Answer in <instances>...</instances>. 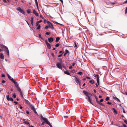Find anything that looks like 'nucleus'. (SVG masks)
<instances>
[{
  "instance_id": "60",
  "label": "nucleus",
  "mask_w": 127,
  "mask_h": 127,
  "mask_svg": "<svg viewBox=\"0 0 127 127\" xmlns=\"http://www.w3.org/2000/svg\"><path fill=\"white\" fill-rule=\"evenodd\" d=\"M40 17L42 18V19L44 18L43 17H42V16L41 15H40Z\"/></svg>"
},
{
  "instance_id": "49",
  "label": "nucleus",
  "mask_w": 127,
  "mask_h": 127,
  "mask_svg": "<svg viewBox=\"0 0 127 127\" xmlns=\"http://www.w3.org/2000/svg\"><path fill=\"white\" fill-rule=\"evenodd\" d=\"M14 103H15V104L16 105L17 104H18V102H16V101H14Z\"/></svg>"
},
{
  "instance_id": "23",
  "label": "nucleus",
  "mask_w": 127,
  "mask_h": 127,
  "mask_svg": "<svg viewBox=\"0 0 127 127\" xmlns=\"http://www.w3.org/2000/svg\"><path fill=\"white\" fill-rule=\"evenodd\" d=\"M27 13L28 14L30 13L31 12V10L30 9H28L27 11Z\"/></svg>"
},
{
  "instance_id": "38",
  "label": "nucleus",
  "mask_w": 127,
  "mask_h": 127,
  "mask_svg": "<svg viewBox=\"0 0 127 127\" xmlns=\"http://www.w3.org/2000/svg\"><path fill=\"white\" fill-rule=\"evenodd\" d=\"M31 22H33V18L32 17H31Z\"/></svg>"
},
{
  "instance_id": "56",
  "label": "nucleus",
  "mask_w": 127,
  "mask_h": 127,
  "mask_svg": "<svg viewBox=\"0 0 127 127\" xmlns=\"http://www.w3.org/2000/svg\"><path fill=\"white\" fill-rule=\"evenodd\" d=\"M124 122L126 124H127V121L126 120H125L124 121Z\"/></svg>"
},
{
  "instance_id": "17",
  "label": "nucleus",
  "mask_w": 127,
  "mask_h": 127,
  "mask_svg": "<svg viewBox=\"0 0 127 127\" xmlns=\"http://www.w3.org/2000/svg\"><path fill=\"white\" fill-rule=\"evenodd\" d=\"M29 105L30 106L31 109L32 110H33L35 109L33 106L31 104H30Z\"/></svg>"
},
{
  "instance_id": "36",
  "label": "nucleus",
  "mask_w": 127,
  "mask_h": 127,
  "mask_svg": "<svg viewBox=\"0 0 127 127\" xmlns=\"http://www.w3.org/2000/svg\"><path fill=\"white\" fill-rule=\"evenodd\" d=\"M74 44H75V46H74V47H76L77 46V45L78 44V43H77V44L76 42H74Z\"/></svg>"
},
{
  "instance_id": "57",
  "label": "nucleus",
  "mask_w": 127,
  "mask_h": 127,
  "mask_svg": "<svg viewBox=\"0 0 127 127\" xmlns=\"http://www.w3.org/2000/svg\"><path fill=\"white\" fill-rule=\"evenodd\" d=\"M1 77H5V75L4 74H2L1 75Z\"/></svg>"
},
{
  "instance_id": "20",
  "label": "nucleus",
  "mask_w": 127,
  "mask_h": 127,
  "mask_svg": "<svg viewBox=\"0 0 127 127\" xmlns=\"http://www.w3.org/2000/svg\"><path fill=\"white\" fill-rule=\"evenodd\" d=\"M25 100L28 104L30 105V104H31L28 100L26 99H25Z\"/></svg>"
},
{
  "instance_id": "40",
  "label": "nucleus",
  "mask_w": 127,
  "mask_h": 127,
  "mask_svg": "<svg viewBox=\"0 0 127 127\" xmlns=\"http://www.w3.org/2000/svg\"><path fill=\"white\" fill-rule=\"evenodd\" d=\"M103 100L102 99H101L99 101V102H100V103H101V102H102Z\"/></svg>"
},
{
  "instance_id": "48",
  "label": "nucleus",
  "mask_w": 127,
  "mask_h": 127,
  "mask_svg": "<svg viewBox=\"0 0 127 127\" xmlns=\"http://www.w3.org/2000/svg\"><path fill=\"white\" fill-rule=\"evenodd\" d=\"M41 22H42V20H40L39 21H38L37 22L38 23H41Z\"/></svg>"
},
{
  "instance_id": "25",
  "label": "nucleus",
  "mask_w": 127,
  "mask_h": 127,
  "mask_svg": "<svg viewBox=\"0 0 127 127\" xmlns=\"http://www.w3.org/2000/svg\"><path fill=\"white\" fill-rule=\"evenodd\" d=\"M12 97H13L14 98H15L16 97V95L15 93H14L13 94Z\"/></svg>"
},
{
  "instance_id": "35",
  "label": "nucleus",
  "mask_w": 127,
  "mask_h": 127,
  "mask_svg": "<svg viewBox=\"0 0 127 127\" xmlns=\"http://www.w3.org/2000/svg\"><path fill=\"white\" fill-rule=\"evenodd\" d=\"M9 100L13 101V99L12 98L10 97L9 99Z\"/></svg>"
},
{
  "instance_id": "45",
  "label": "nucleus",
  "mask_w": 127,
  "mask_h": 127,
  "mask_svg": "<svg viewBox=\"0 0 127 127\" xmlns=\"http://www.w3.org/2000/svg\"><path fill=\"white\" fill-rule=\"evenodd\" d=\"M72 68V66L71 65L69 67V69H71Z\"/></svg>"
},
{
  "instance_id": "11",
  "label": "nucleus",
  "mask_w": 127,
  "mask_h": 127,
  "mask_svg": "<svg viewBox=\"0 0 127 127\" xmlns=\"http://www.w3.org/2000/svg\"><path fill=\"white\" fill-rule=\"evenodd\" d=\"M7 76L8 78L10 80H11L12 82H13V81L14 80L13 79L12 77H11L8 74H7Z\"/></svg>"
},
{
  "instance_id": "50",
  "label": "nucleus",
  "mask_w": 127,
  "mask_h": 127,
  "mask_svg": "<svg viewBox=\"0 0 127 127\" xmlns=\"http://www.w3.org/2000/svg\"><path fill=\"white\" fill-rule=\"evenodd\" d=\"M125 13L126 14L127 12V7L126 8L125 10Z\"/></svg>"
},
{
  "instance_id": "63",
  "label": "nucleus",
  "mask_w": 127,
  "mask_h": 127,
  "mask_svg": "<svg viewBox=\"0 0 127 127\" xmlns=\"http://www.w3.org/2000/svg\"><path fill=\"white\" fill-rule=\"evenodd\" d=\"M127 3V0L125 1L124 2V3Z\"/></svg>"
},
{
  "instance_id": "4",
  "label": "nucleus",
  "mask_w": 127,
  "mask_h": 127,
  "mask_svg": "<svg viewBox=\"0 0 127 127\" xmlns=\"http://www.w3.org/2000/svg\"><path fill=\"white\" fill-rule=\"evenodd\" d=\"M1 48L2 49V50H4L6 52L7 50L8 49L7 47L6 46L3 45H1L0 46Z\"/></svg>"
},
{
  "instance_id": "1",
  "label": "nucleus",
  "mask_w": 127,
  "mask_h": 127,
  "mask_svg": "<svg viewBox=\"0 0 127 127\" xmlns=\"http://www.w3.org/2000/svg\"><path fill=\"white\" fill-rule=\"evenodd\" d=\"M83 92L84 94L87 96L88 101L90 102L91 104H93L92 103L91 101L92 99H91V97L90 96L88 95L89 94L88 92L85 91H84Z\"/></svg>"
},
{
  "instance_id": "55",
  "label": "nucleus",
  "mask_w": 127,
  "mask_h": 127,
  "mask_svg": "<svg viewBox=\"0 0 127 127\" xmlns=\"http://www.w3.org/2000/svg\"><path fill=\"white\" fill-rule=\"evenodd\" d=\"M62 51H59V53L60 54H61V53L63 54L64 53V52H63L62 53Z\"/></svg>"
},
{
  "instance_id": "9",
  "label": "nucleus",
  "mask_w": 127,
  "mask_h": 127,
  "mask_svg": "<svg viewBox=\"0 0 127 127\" xmlns=\"http://www.w3.org/2000/svg\"><path fill=\"white\" fill-rule=\"evenodd\" d=\"M54 38L53 37H51L48 38V40L49 42H52L54 40Z\"/></svg>"
},
{
  "instance_id": "31",
  "label": "nucleus",
  "mask_w": 127,
  "mask_h": 127,
  "mask_svg": "<svg viewBox=\"0 0 127 127\" xmlns=\"http://www.w3.org/2000/svg\"><path fill=\"white\" fill-rule=\"evenodd\" d=\"M38 37H39V38H41V39H43V38L41 36V35L40 34H38Z\"/></svg>"
},
{
  "instance_id": "12",
  "label": "nucleus",
  "mask_w": 127,
  "mask_h": 127,
  "mask_svg": "<svg viewBox=\"0 0 127 127\" xmlns=\"http://www.w3.org/2000/svg\"><path fill=\"white\" fill-rule=\"evenodd\" d=\"M0 58L2 59H4V57L3 54L1 53H0Z\"/></svg>"
},
{
  "instance_id": "58",
  "label": "nucleus",
  "mask_w": 127,
  "mask_h": 127,
  "mask_svg": "<svg viewBox=\"0 0 127 127\" xmlns=\"http://www.w3.org/2000/svg\"><path fill=\"white\" fill-rule=\"evenodd\" d=\"M26 113L28 114H29V112L28 111H26Z\"/></svg>"
},
{
  "instance_id": "64",
  "label": "nucleus",
  "mask_w": 127,
  "mask_h": 127,
  "mask_svg": "<svg viewBox=\"0 0 127 127\" xmlns=\"http://www.w3.org/2000/svg\"><path fill=\"white\" fill-rule=\"evenodd\" d=\"M127 3V0L125 1L124 2V3Z\"/></svg>"
},
{
  "instance_id": "13",
  "label": "nucleus",
  "mask_w": 127,
  "mask_h": 127,
  "mask_svg": "<svg viewBox=\"0 0 127 127\" xmlns=\"http://www.w3.org/2000/svg\"><path fill=\"white\" fill-rule=\"evenodd\" d=\"M33 13L36 16H38V14L36 12L35 10H33Z\"/></svg>"
},
{
  "instance_id": "41",
  "label": "nucleus",
  "mask_w": 127,
  "mask_h": 127,
  "mask_svg": "<svg viewBox=\"0 0 127 127\" xmlns=\"http://www.w3.org/2000/svg\"><path fill=\"white\" fill-rule=\"evenodd\" d=\"M49 26L47 25L46 27H45V29H48L49 28Z\"/></svg>"
},
{
  "instance_id": "32",
  "label": "nucleus",
  "mask_w": 127,
  "mask_h": 127,
  "mask_svg": "<svg viewBox=\"0 0 127 127\" xmlns=\"http://www.w3.org/2000/svg\"><path fill=\"white\" fill-rule=\"evenodd\" d=\"M40 28V25H38V27L37 28V29L39 30V29Z\"/></svg>"
},
{
  "instance_id": "6",
  "label": "nucleus",
  "mask_w": 127,
  "mask_h": 127,
  "mask_svg": "<svg viewBox=\"0 0 127 127\" xmlns=\"http://www.w3.org/2000/svg\"><path fill=\"white\" fill-rule=\"evenodd\" d=\"M17 10L22 14H24L25 13L24 11L22 10L20 7L17 8Z\"/></svg>"
},
{
  "instance_id": "61",
  "label": "nucleus",
  "mask_w": 127,
  "mask_h": 127,
  "mask_svg": "<svg viewBox=\"0 0 127 127\" xmlns=\"http://www.w3.org/2000/svg\"><path fill=\"white\" fill-rule=\"evenodd\" d=\"M36 26H38V25H39L38 23L37 22L36 23Z\"/></svg>"
},
{
  "instance_id": "43",
  "label": "nucleus",
  "mask_w": 127,
  "mask_h": 127,
  "mask_svg": "<svg viewBox=\"0 0 127 127\" xmlns=\"http://www.w3.org/2000/svg\"><path fill=\"white\" fill-rule=\"evenodd\" d=\"M123 112L124 113H126V112L125 111V110L124 109V108H123Z\"/></svg>"
},
{
  "instance_id": "22",
  "label": "nucleus",
  "mask_w": 127,
  "mask_h": 127,
  "mask_svg": "<svg viewBox=\"0 0 127 127\" xmlns=\"http://www.w3.org/2000/svg\"><path fill=\"white\" fill-rule=\"evenodd\" d=\"M23 123H25L26 124H27L28 126H30V124L29 123L27 122V121H25L23 122Z\"/></svg>"
},
{
  "instance_id": "21",
  "label": "nucleus",
  "mask_w": 127,
  "mask_h": 127,
  "mask_svg": "<svg viewBox=\"0 0 127 127\" xmlns=\"http://www.w3.org/2000/svg\"><path fill=\"white\" fill-rule=\"evenodd\" d=\"M89 82L90 83H91L92 84H94V82H95V81L94 80H91L89 81Z\"/></svg>"
},
{
  "instance_id": "53",
  "label": "nucleus",
  "mask_w": 127,
  "mask_h": 127,
  "mask_svg": "<svg viewBox=\"0 0 127 127\" xmlns=\"http://www.w3.org/2000/svg\"><path fill=\"white\" fill-rule=\"evenodd\" d=\"M107 104H110V105H111V102H109L108 101L107 102Z\"/></svg>"
},
{
  "instance_id": "39",
  "label": "nucleus",
  "mask_w": 127,
  "mask_h": 127,
  "mask_svg": "<svg viewBox=\"0 0 127 127\" xmlns=\"http://www.w3.org/2000/svg\"><path fill=\"white\" fill-rule=\"evenodd\" d=\"M59 60V61L60 62V63H61L62 62V59L61 58H60V59Z\"/></svg>"
},
{
  "instance_id": "62",
  "label": "nucleus",
  "mask_w": 127,
  "mask_h": 127,
  "mask_svg": "<svg viewBox=\"0 0 127 127\" xmlns=\"http://www.w3.org/2000/svg\"><path fill=\"white\" fill-rule=\"evenodd\" d=\"M86 77L87 79H90V78L89 77H88L87 76H86Z\"/></svg>"
},
{
  "instance_id": "2",
  "label": "nucleus",
  "mask_w": 127,
  "mask_h": 127,
  "mask_svg": "<svg viewBox=\"0 0 127 127\" xmlns=\"http://www.w3.org/2000/svg\"><path fill=\"white\" fill-rule=\"evenodd\" d=\"M41 117L42 119L47 124L49 125L50 127H52V126L48 120L46 118L44 117L42 115H41Z\"/></svg>"
},
{
  "instance_id": "26",
  "label": "nucleus",
  "mask_w": 127,
  "mask_h": 127,
  "mask_svg": "<svg viewBox=\"0 0 127 127\" xmlns=\"http://www.w3.org/2000/svg\"><path fill=\"white\" fill-rule=\"evenodd\" d=\"M35 2L37 6L38 7V3L37 1V0H35Z\"/></svg>"
},
{
  "instance_id": "42",
  "label": "nucleus",
  "mask_w": 127,
  "mask_h": 127,
  "mask_svg": "<svg viewBox=\"0 0 127 127\" xmlns=\"http://www.w3.org/2000/svg\"><path fill=\"white\" fill-rule=\"evenodd\" d=\"M45 34L47 35H48L50 33L49 32H47L45 33Z\"/></svg>"
},
{
  "instance_id": "19",
  "label": "nucleus",
  "mask_w": 127,
  "mask_h": 127,
  "mask_svg": "<svg viewBox=\"0 0 127 127\" xmlns=\"http://www.w3.org/2000/svg\"><path fill=\"white\" fill-rule=\"evenodd\" d=\"M60 38L59 37H58L56 38V42H58V41H59L60 39Z\"/></svg>"
},
{
  "instance_id": "52",
  "label": "nucleus",
  "mask_w": 127,
  "mask_h": 127,
  "mask_svg": "<svg viewBox=\"0 0 127 127\" xmlns=\"http://www.w3.org/2000/svg\"><path fill=\"white\" fill-rule=\"evenodd\" d=\"M123 126L124 127H127V126L124 124H123Z\"/></svg>"
},
{
  "instance_id": "51",
  "label": "nucleus",
  "mask_w": 127,
  "mask_h": 127,
  "mask_svg": "<svg viewBox=\"0 0 127 127\" xmlns=\"http://www.w3.org/2000/svg\"><path fill=\"white\" fill-rule=\"evenodd\" d=\"M47 23L48 24H50L51 23V22L49 21H47Z\"/></svg>"
},
{
  "instance_id": "7",
  "label": "nucleus",
  "mask_w": 127,
  "mask_h": 127,
  "mask_svg": "<svg viewBox=\"0 0 127 127\" xmlns=\"http://www.w3.org/2000/svg\"><path fill=\"white\" fill-rule=\"evenodd\" d=\"M45 42L47 46V48L49 49H50V48H51V45L46 40H45Z\"/></svg>"
},
{
  "instance_id": "5",
  "label": "nucleus",
  "mask_w": 127,
  "mask_h": 127,
  "mask_svg": "<svg viewBox=\"0 0 127 127\" xmlns=\"http://www.w3.org/2000/svg\"><path fill=\"white\" fill-rule=\"evenodd\" d=\"M75 80L77 84H80V80L76 76L75 77Z\"/></svg>"
},
{
  "instance_id": "14",
  "label": "nucleus",
  "mask_w": 127,
  "mask_h": 127,
  "mask_svg": "<svg viewBox=\"0 0 127 127\" xmlns=\"http://www.w3.org/2000/svg\"><path fill=\"white\" fill-rule=\"evenodd\" d=\"M49 28L52 29V30L54 29V27L53 26V25L51 23L50 24H49Z\"/></svg>"
},
{
  "instance_id": "29",
  "label": "nucleus",
  "mask_w": 127,
  "mask_h": 127,
  "mask_svg": "<svg viewBox=\"0 0 127 127\" xmlns=\"http://www.w3.org/2000/svg\"><path fill=\"white\" fill-rule=\"evenodd\" d=\"M77 74H78L80 75H81L83 74V73L81 72H77Z\"/></svg>"
},
{
  "instance_id": "44",
  "label": "nucleus",
  "mask_w": 127,
  "mask_h": 127,
  "mask_svg": "<svg viewBox=\"0 0 127 127\" xmlns=\"http://www.w3.org/2000/svg\"><path fill=\"white\" fill-rule=\"evenodd\" d=\"M51 55L53 57H54V53H51Z\"/></svg>"
},
{
  "instance_id": "16",
  "label": "nucleus",
  "mask_w": 127,
  "mask_h": 127,
  "mask_svg": "<svg viewBox=\"0 0 127 127\" xmlns=\"http://www.w3.org/2000/svg\"><path fill=\"white\" fill-rule=\"evenodd\" d=\"M64 73H65V74L68 75H69L70 74V73L67 70L66 71H64Z\"/></svg>"
},
{
  "instance_id": "46",
  "label": "nucleus",
  "mask_w": 127,
  "mask_h": 127,
  "mask_svg": "<svg viewBox=\"0 0 127 127\" xmlns=\"http://www.w3.org/2000/svg\"><path fill=\"white\" fill-rule=\"evenodd\" d=\"M33 111L35 114H37V113L36 112V111H35V109Z\"/></svg>"
},
{
  "instance_id": "33",
  "label": "nucleus",
  "mask_w": 127,
  "mask_h": 127,
  "mask_svg": "<svg viewBox=\"0 0 127 127\" xmlns=\"http://www.w3.org/2000/svg\"><path fill=\"white\" fill-rule=\"evenodd\" d=\"M6 52L7 54L9 55V51L8 50V49L7 50H6V52Z\"/></svg>"
},
{
  "instance_id": "54",
  "label": "nucleus",
  "mask_w": 127,
  "mask_h": 127,
  "mask_svg": "<svg viewBox=\"0 0 127 127\" xmlns=\"http://www.w3.org/2000/svg\"><path fill=\"white\" fill-rule=\"evenodd\" d=\"M2 83H5V80H2Z\"/></svg>"
},
{
  "instance_id": "24",
  "label": "nucleus",
  "mask_w": 127,
  "mask_h": 127,
  "mask_svg": "<svg viewBox=\"0 0 127 127\" xmlns=\"http://www.w3.org/2000/svg\"><path fill=\"white\" fill-rule=\"evenodd\" d=\"M113 98L115 99H117L119 101V102H120V100L119 99H118V98H117L116 97H113Z\"/></svg>"
},
{
  "instance_id": "59",
  "label": "nucleus",
  "mask_w": 127,
  "mask_h": 127,
  "mask_svg": "<svg viewBox=\"0 0 127 127\" xmlns=\"http://www.w3.org/2000/svg\"><path fill=\"white\" fill-rule=\"evenodd\" d=\"M62 55V54H60L59 55H58V57H61Z\"/></svg>"
},
{
  "instance_id": "28",
  "label": "nucleus",
  "mask_w": 127,
  "mask_h": 127,
  "mask_svg": "<svg viewBox=\"0 0 127 127\" xmlns=\"http://www.w3.org/2000/svg\"><path fill=\"white\" fill-rule=\"evenodd\" d=\"M65 53L66 54H67L68 53H69V51L67 50H66L65 51Z\"/></svg>"
},
{
  "instance_id": "27",
  "label": "nucleus",
  "mask_w": 127,
  "mask_h": 127,
  "mask_svg": "<svg viewBox=\"0 0 127 127\" xmlns=\"http://www.w3.org/2000/svg\"><path fill=\"white\" fill-rule=\"evenodd\" d=\"M6 99L7 100H9V95H7L6 96Z\"/></svg>"
},
{
  "instance_id": "8",
  "label": "nucleus",
  "mask_w": 127,
  "mask_h": 127,
  "mask_svg": "<svg viewBox=\"0 0 127 127\" xmlns=\"http://www.w3.org/2000/svg\"><path fill=\"white\" fill-rule=\"evenodd\" d=\"M57 66L59 68L62 69V67L61 65V63H57L56 64Z\"/></svg>"
},
{
  "instance_id": "3",
  "label": "nucleus",
  "mask_w": 127,
  "mask_h": 127,
  "mask_svg": "<svg viewBox=\"0 0 127 127\" xmlns=\"http://www.w3.org/2000/svg\"><path fill=\"white\" fill-rule=\"evenodd\" d=\"M12 82L14 83L17 89V90L20 89V88L19 87L18 85L17 82L15 81L14 80Z\"/></svg>"
},
{
  "instance_id": "34",
  "label": "nucleus",
  "mask_w": 127,
  "mask_h": 127,
  "mask_svg": "<svg viewBox=\"0 0 127 127\" xmlns=\"http://www.w3.org/2000/svg\"><path fill=\"white\" fill-rule=\"evenodd\" d=\"M109 97H106L105 99V100L106 101H108L109 100Z\"/></svg>"
},
{
  "instance_id": "10",
  "label": "nucleus",
  "mask_w": 127,
  "mask_h": 127,
  "mask_svg": "<svg viewBox=\"0 0 127 127\" xmlns=\"http://www.w3.org/2000/svg\"><path fill=\"white\" fill-rule=\"evenodd\" d=\"M95 99H96V101L97 103L99 104L102 105V106H105V105L104 104H103L102 103H100L99 102H99V101H98V98H96Z\"/></svg>"
},
{
  "instance_id": "37",
  "label": "nucleus",
  "mask_w": 127,
  "mask_h": 127,
  "mask_svg": "<svg viewBox=\"0 0 127 127\" xmlns=\"http://www.w3.org/2000/svg\"><path fill=\"white\" fill-rule=\"evenodd\" d=\"M60 44L59 43H57L55 45V46L56 47H57L59 46V45Z\"/></svg>"
},
{
  "instance_id": "47",
  "label": "nucleus",
  "mask_w": 127,
  "mask_h": 127,
  "mask_svg": "<svg viewBox=\"0 0 127 127\" xmlns=\"http://www.w3.org/2000/svg\"><path fill=\"white\" fill-rule=\"evenodd\" d=\"M53 22L55 24V23H57V24H60L59 23H58V22H55V21H53Z\"/></svg>"
},
{
  "instance_id": "15",
  "label": "nucleus",
  "mask_w": 127,
  "mask_h": 127,
  "mask_svg": "<svg viewBox=\"0 0 127 127\" xmlns=\"http://www.w3.org/2000/svg\"><path fill=\"white\" fill-rule=\"evenodd\" d=\"M18 91H19L20 93V95L21 96L23 97V94L22 92V91L21 90V89H20L19 90H17Z\"/></svg>"
},
{
  "instance_id": "18",
  "label": "nucleus",
  "mask_w": 127,
  "mask_h": 127,
  "mask_svg": "<svg viewBox=\"0 0 127 127\" xmlns=\"http://www.w3.org/2000/svg\"><path fill=\"white\" fill-rule=\"evenodd\" d=\"M112 109L114 110L113 112L114 114H117V112L116 109H115L114 108H113Z\"/></svg>"
},
{
  "instance_id": "30",
  "label": "nucleus",
  "mask_w": 127,
  "mask_h": 127,
  "mask_svg": "<svg viewBox=\"0 0 127 127\" xmlns=\"http://www.w3.org/2000/svg\"><path fill=\"white\" fill-rule=\"evenodd\" d=\"M97 78L96 79V81H99V75H97Z\"/></svg>"
}]
</instances>
